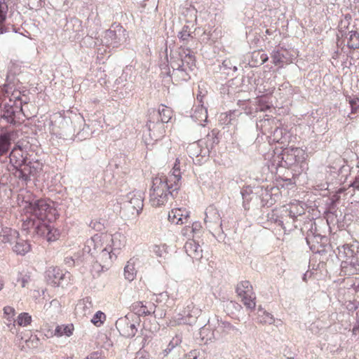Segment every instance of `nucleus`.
Returning a JSON list of instances; mask_svg holds the SVG:
<instances>
[{
	"instance_id": "20",
	"label": "nucleus",
	"mask_w": 359,
	"mask_h": 359,
	"mask_svg": "<svg viewBox=\"0 0 359 359\" xmlns=\"http://www.w3.org/2000/svg\"><path fill=\"white\" fill-rule=\"evenodd\" d=\"M11 144V135L10 133H5L0 135V157L6 154Z\"/></svg>"
},
{
	"instance_id": "34",
	"label": "nucleus",
	"mask_w": 359,
	"mask_h": 359,
	"mask_svg": "<svg viewBox=\"0 0 359 359\" xmlns=\"http://www.w3.org/2000/svg\"><path fill=\"white\" fill-rule=\"evenodd\" d=\"M258 105L261 111H266L271 108L270 102L265 97H262L259 99Z\"/></svg>"
},
{
	"instance_id": "22",
	"label": "nucleus",
	"mask_w": 359,
	"mask_h": 359,
	"mask_svg": "<svg viewBox=\"0 0 359 359\" xmlns=\"http://www.w3.org/2000/svg\"><path fill=\"white\" fill-rule=\"evenodd\" d=\"M31 163L29 162L27 164H24L23 168H19L18 170L19 172V177L22 180L27 181L29 179L31 175L34 176L36 173V170L34 167L31 166Z\"/></svg>"
},
{
	"instance_id": "40",
	"label": "nucleus",
	"mask_w": 359,
	"mask_h": 359,
	"mask_svg": "<svg viewBox=\"0 0 359 359\" xmlns=\"http://www.w3.org/2000/svg\"><path fill=\"white\" fill-rule=\"evenodd\" d=\"M189 37H190V34L188 33L187 32L182 31L179 34V38L182 41H187V40H188V39Z\"/></svg>"
},
{
	"instance_id": "26",
	"label": "nucleus",
	"mask_w": 359,
	"mask_h": 359,
	"mask_svg": "<svg viewBox=\"0 0 359 359\" xmlns=\"http://www.w3.org/2000/svg\"><path fill=\"white\" fill-rule=\"evenodd\" d=\"M158 113L161 121L163 123H168L172 116V109L170 107H168L165 105H162L161 107H160L158 109Z\"/></svg>"
},
{
	"instance_id": "3",
	"label": "nucleus",
	"mask_w": 359,
	"mask_h": 359,
	"mask_svg": "<svg viewBox=\"0 0 359 359\" xmlns=\"http://www.w3.org/2000/svg\"><path fill=\"white\" fill-rule=\"evenodd\" d=\"M236 292L240 301L244 306L253 311L256 306V296L253 291V287L248 280H242L239 282L236 287Z\"/></svg>"
},
{
	"instance_id": "42",
	"label": "nucleus",
	"mask_w": 359,
	"mask_h": 359,
	"mask_svg": "<svg viewBox=\"0 0 359 359\" xmlns=\"http://www.w3.org/2000/svg\"><path fill=\"white\" fill-rule=\"evenodd\" d=\"M3 286H4V283H3L2 280L0 279V290L3 288Z\"/></svg>"
},
{
	"instance_id": "4",
	"label": "nucleus",
	"mask_w": 359,
	"mask_h": 359,
	"mask_svg": "<svg viewBox=\"0 0 359 359\" xmlns=\"http://www.w3.org/2000/svg\"><path fill=\"white\" fill-rule=\"evenodd\" d=\"M99 241L103 243L108 245V247H111V250L121 249L125 246L126 237L121 233H116L114 235H109L107 233H103L98 237H95L94 241Z\"/></svg>"
},
{
	"instance_id": "24",
	"label": "nucleus",
	"mask_w": 359,
	"mask_h": 359,
	"mask_svg": "<svg viewBox=\"0 0 359 359\" xmlns=\"http://www.w3.org/2000/svg\"><path fill=\"white\" fill-rule=\"evenodd\" d=\"M132 310L138 316H147L151 313V311L142 302H136L132 304Z\"/></svg>"
},
{
	"instance_id": "16",
	"label": "nucleus",
	"mask_w": 359,
	"mask_h": 359,
	"mask_svg": "<svg viewBox=\"0 0 359 359\" xmlns=\"http://www.w3.org/2000/svg\"><path fill=\"white\" fill-rule=\"evenodd\" d=\"M19 233L15 230L8 227L2 229L1 233V238L2 242L4 243L13 244L15 240L18 238Z\"/></svg>"
},
{
	"instance_id": "8",
	"label": "nucleus",
	"mask_w": 359,
	"mask_h": 359,
	"mask_svg": "<svg viewBox=\"0 0 359 359\" xmlns=\"http://www.w3.org/2000/svg\"><path fill=\"white\" fill-rule=\"evenodd\" d=\"M116 327L119 333L126 338L133 337L137 331L135 323H132L127 317L120 319L116 323Z\"/></svg>"
},
{
	"instance_id": "33",
	"label": "nucleus",
	"mask_w": 359,
	"mask_h": 359,
	"mask_svg": "<svg viewBox=\"0 0 359 359\" xmlns=\"http://www.w3.org/2000/svg\"><path fill=\"white\" fill-rule=\"evenodd\" d=\"M182 337L179 334L175 335L170 341L166 350L170 351L172 348L182 343Z\"/></svg>"
},
{
	"instance_id": "7",
	"label": "nucleus",
	"mask_w": 359,
	"mask_h": 359,
	"mask_svg": "<svg viewBox=\"0 0 359 359\" xmlns=\"http://www.w3.org/2000/svg\"><path fill=\"white\" fill-rule=\"evenodd\" d=\"M282 155V159L287 165L290 166L299 162L301 158H304V151L299 147H291L285 149Z\"/></svg>"
},
{
	"instance_id": "30",
	"label": "nucleus",
	"mask_w": 359,
	"mask_h": 359,
	"mask_svg": "<svg viewBox=\"0 0 359 359\" xmlns=\"http://www.w3.org/2000/svg\"><path fill=\"white\" fill-rule=\"evenodd\" d=\"M349 104L351 105V114L348 115V117L352 119L353 118L351 115L357 113L358 110L359 109V97H354L353 99L349 100Z\"/></svg>"
},
{
	"instance_id": "43",
	"label": "nucleus",
	"mask_w": 359,
	"mask_h": 359,
	"mask_svg": "<svg viewBox=\"0 0 359 359\" xmlns=\"http://www.w3.org/2000/svg\"><path fill=\"white\" fill-rule=\"evenodd\" d=\"M186 58H189V59L191 60L192 57L191 55H189V56H187Z\"/></svg>"
},
{
	"instance_id": "31",
	"label": "nucleus",
	"mask_w": 359,
	"mask_h": 359,
	"mask_svg": "<svg viewBox=\"0 0 359 359\" xmlns=\"http://www.w3.org/2000/svg\"><path fill=\"white\" fill-rule=\"evenodd\" d=\"M4 314L5 318L9 322H11L13 320L14 316H15V311L14 308L6 306L4 308Z\"/></svg>"
},
{
	"instance_id": "2",
	"label": "nucleus",
	"mask_w": 359,
	"mask_h": 359,
	"mask_svg": "<svg viewBox=\"0 0 359 359\" xmlns=\"http://www.w3.org/2000/svg\"><path fill=\"white\" fill-rule=\"evenodd\" d=\"M173 182L165 175L156 176L152 180V185L149 191V202L151 206L159 208L165 205L169 199V195L180 189L172 187Z\"/></svg>"
},
{
	"instance_id": "35",
	"label": "nucleus",
	"mask_w": 359,
	"mask_h": 359,
	"mask_svg": "<svg viewBox=\"0 0 359 359\" xmlns=\"http://www.w3.org/2000/svg\"><path fill=\"white\" fill-rule=\"evenodd\" d=\"M260 321L265 324H272L274 322V318L271 313L264 311L263 319H261Z\"/></svg>"
},
{
	"instance_id": "41",
	"label": "nucleus",
	"mask_w": 359,
	"mask_h": 359,
	"mask_svg": "<svg viewBox=\"0 0 359 359\" xmlns=\"http://www.w3.org/2000/svg\"><path fill=\"white\" fill-rule=\"evenodd\" d=\"M352 187L356 189H359V175L355 177V180L352 183Z\"/></svg>"
},
{
	"instance_id": "17",
	"label": "nucleus",
	"mask_w": 359,
	"mask_h": 359,
	"mask_svg": "<svg viewBox=\"0 0 359 359\" xmlns=\"http://www.w3.org/2000/svg\"><path fill=\"white\" fill-rule=\"evenodd\" d=\"M15 245L13 247V251L18 255H24L31 250L30 244L25 240L18 237L14 242Z\"/></svg>"
},
{
	"instance_id": "13",
	"label": "nucleus",
	"mask_w": 359,
	"mask_h": 359,
	"mask_svg": "<svg viewBox=\"0 0 359 359\" xmlns=\"http://www.w3.org/2000/svg\"><path fill=\"white\" fill-rule=\"evenodd\" d=\"M139 259L137 257H132L124 267V277L128 281H133L137 275L136 265Z\"/></svg>"
},
{
	"instance_id": "44",
	"label": "nucleus",
	"mask_w": 359,
	"mask_h": 359,
	"mask_svg": "<svg viewBox=\"0 0 359 359\" xmlns=\"http://www.w3.org/2000/svg\"><path fill=\"white\" fill-rule=\"evenodd\" d=\"M355 328H353V332H355Z\"/></svg>"
},
{
	"instance_id": "29",
	"label": "nucleus",
	"mask_w": 359,
	"mask_h": 359,
	"mask_svg": "<svg viewBox=\"0 0 359 359\" xmlns=\"http://www.w3.org/2000/svg\"><path fill=\"white\" fill-rule=\"evenodd\" d=\"M105 320H106L105 314L103 312L98 311L93 316V318L91 319V322L95 326L100 327L101 325L103 324V323L104 322Z\"/></svg>"
},
{
	"instance_id": "37",
	"label": "nucleus",
	"mask_w": 359,
	"mask_h": 359,
	"mask_svg": "<svg viewBox=\"0 0 359 359\" xmlns=\"http://www.w3.org/2000/svg\"><path fill=\"white\" fill-rule=\"evenodd\" d=\"M194 235L198 233L202 229V225L200 222H194L190 226Z\"/></svg>"
},
{
	"instance_id": "5",
	"label": "nucleus",
	"mask_w": 359,
	"mask_h": 359,
	"mask_svg": "<svg viewBox=\"0 0 359 359\" xmlns=\"http://www.w3.org/2000/svg\"><path fill=\"white\" fill-rule=\"evenodd\" d=\"M34 231L49 242L55 241L60 236V231L48 222L37 224L36 228H34Z\"/></svg>"
},
{
	"instance_id": "18",
	"label": "nucleus",
	"mask_w": 359,
	"mask_h": 359,
	"mask_svg": "<svg viewBox=\"0 0 359 359\" xmlns=\"http://www.w3.org/2000/svg\"><path fill=\"white\" fill-rule=\"evenodd\" d=\"M74 326L73 324L60 325L55 327L54 336L61 337L62 336L70 337L73 334Z\"/></svg>"
},
{
	"instance_id": "25",
	"label": "nucleus",
	"mask_w": 359,
	"mask_h": 359,
	"mask_svg": "<svg viewBox=\"0 0 359 359\" xmlns=\"http://www.w3.org/2000/svg\"><path fill=\"white\" fill-rule=\"evenodd\" d=\"M347 46L351 49L359 48V33L357 31L349 32Z\"/></svg>"
},
{
	"instance_id": "19",
	"label": "nucleus",
	"mask_w": 359,
	"mask_h": 359,
	"mask_svg": "<svg viewBox=\"0 0 359 359\" xmlns=\"http://www.w3.org/2000/svg\"><path fill=\"white\" fill-rule=\"evenodd\" d=\"M1 118L10 124L15 125V111L14 107L9 104H5L3 109V114Z\"/></svg>"
},
{
	"instance_id": "10",
	"label": "nucleus",
	"mask_w": 359,
	"mask_h": 359,
	"mask_svg": "<svg viewBox=\"0 0 359 359\" xmlns=\"http://www.w3.org/2000/svg\"><path fill=\"white\" fill-rule=\"evenodd\" d=\"M48 280L51 281L55 286L63 287L62 281L66 278L67 273H64L58 267H50L47 271ZM69 277V273H67Z\"/></svg>"
},
{
	"instance_id": "15",
	"label": "nucleus",
	"mask_w": 359,
	"mask_h": 359,
	"mask_svg": "<svg viewBox=\"0 0 359 359\" xmlns=\"http://www.w3.org/2000/svg\"><path fill=\"white\" fill-rule=\"evenodd\" d=\"M152 252L159 259V262L165 263L170 258L168 246L165 244L154 245Z\"/></svg>"
},
{
	"instance_id": "32",
	"label": "nucleus",
	"mask_w": 359,
	"mask_h": 359,
	"mask_svg": "<svg viewBox=\"0 0 359 359\" xmlns=\"http://www.w3.org/2000/svg\"><path fill=\"white\" fill-rule=\"evenodd\" d=\"M283 57L284 55L279 50L273 51L271 54L273 63L275 65H281L283 62Z\"/></svg>"
},
{
	"instance_id": "6",
	"label": "nucleus",
	"mask_w": 359,
	"mask_h": 359,
	"mask_svg": "<svg viewBox=\"0 0 359 359\" xmlns=\"http://www.w3.org/2000/svg\"><path fill=\"white\" fill-rule=\"evenodd\" d=\"M186 161L187 158L185 156H182L181 155L177 157L175 159V162L174 163V165L172 168L171 174L170 175L169 177V182H173L172 183V187L174 189H180L181 186V165H186Z\"/></svg>"
},
{
	"instance_id": "27",
	"label": "nucleus",
	"mask_w": 359,
	"mask_h": 359,
	"mask_svg": "<svg viewBox=\"0 0 359 359\" xmlns=\"http://www.w3.org/2000/svg\"><path fill=\"white\" fill-rule=\"evenodd\" d=\"M130 203L132 205V208L137 212V214L142 210L144 206L143 199L140 195H135L130 198Z\"/></svg>"
},
{
	"instance_id": "38",
	"label": "nucleus",
	"mask_w": 359,
	"mask_h": 359,
	"mask_svg": "<svg viewBox=\"0 0 359 359\" xmlns=\"http://www.w3.org/2000/svg\"><path fill=\"white\" fill-rule=\"evenodd\" d=\"M351 266H353L357 273H359V251H357L355 257L353 261H351Z\"/></svg>"
},
{
	"instance_id": "11",
	"label": "nucleus",
	"mask_w": 359,
	"mask_h": 359,
	"mask_svg": "<svg viewBox=\"0 0 359 359\" xmlns=\"http://www.w3.org/2000/svg\"><path fill=\"white\" fill-rule=\"evenodd\" d=\"M10 162L18 170L25 163L26 156L24 155V151L21 147H15L10 154Z\"/></svg>"
},
{
	"instance_id": "9",
	"label": "nucleus",
	"mask_w": 359,
	"mask_h": 359,
	"mask_svg": "<svg viewBox=\"0 0 359 359\" xmlns=\"http://www.w3.org/2000/svg\"><path fill=\"white\" fill-rule=\"evenodd\" d=\"M190 212L186 208H176L172 209L168 213V220L176 224H182L188 221Z\"/></svg>"
},
{
	"instance_id": "39",
	"label": "nucleus",
	"mask_w": 359,
	"mask_h": 359,
	"mask_svg": "<svg viewBox=\"0 0 359 359\" xmlns=\"http://www.w3.org/2000/svg\"><path fill=\"white\" fill-rule=\"evenodd\" d=\"M198 354L196 350L189 351L187 354L184 355V359H197Z\"/></svg>"
},
{
	"instance_id": "36",
	"label": "nucleus",
	"mask_w": 359,
	"mask_h": 359,
	"mask_svg": "<svg viewBox=\"0 0 359 359\" xmlns=\"http://www.w3.org/2000/svg\"><path fill=\"white\" fill-rule=\"evenodd\" d=\"M181 233L183 236L187 238H191L194 237V235L191 231L190 226H184L181 231Z\"/></svg>"
},
{
	"instance_id": "1",
	"label": "nucleus",
	"mask_w": 359,
	"mask_h": 359,
	"mask_svg": "<svg viewBox=\"0 0 359 359\" xmlns=\"http://www.w3.org/2000/svg\"><path fill=\"white\" fill-rule=\"evenodd\" d=\"M26 219L23 220V227L25 229L36 228L37 224L51 223L57 217V212L53 202L46 199H39L29 203L25 207Z\"/></svg>"
},
{
	"instance_id": "12",
	"label": "nucleus",
	"mask_w": 359,
	"mask_h": 359,
	"mask_svg": "<svg viewBox=\"0 0 359 359\" xmlns=\"http://www.w3.org/2000/svg\"><path fill=\"white\" fill-rule=\"evenodd\" d=\"M358 248H355L353 245H345L342 247V250L339 251V257L342 259V262L344 264H351V261L355 257Z\"/></svg>"
},
{
	"instance_id": "23",
	"label": "nucleus",
	"mask_w": 359,
	"mask_h": 359,
	"mask_svg": "<svg viewBox=\"0 0 359 359\" xmlns=\"http://www.w3.org/2000/svg\"><path fill=\"white\" fill-rule=\"evenodd\" d=\"M288 211L290 217L293 219L304 214L303 205L299 201L290 203Z\"/></svg>"
},
{
	"instance_id": "21",
	"label": "nucleus",
	"mask_w": 359,
	"mask_h": 359,
	"mask_svg": "<svg viewBox=\"0 0 359 359\" xmlns=\"http://www.w3.org/2000/svg\"><path fill=\"white\" fill-rule=\"evenodd\" d=\"M269 60L268 55L262 53L261 50L254 51L252 55V59L250 62L253 67L261 65Z\"/></svg>"
},
{
	"instance_id": "28",
	"label": "nucleus",
	"mask_w": 359,
	"mask_h": 359,
	"mask_svg": "<svg viewBox=\"0 0 359 359\" xmlns=\"http://www.w3.org/2000/svg\"><path fill=\"white\" fill-rule=\"evenodd\" d=\"M32 316L26 312L21 313L17 318V323L19 326L26 327L31 324Z\"/></svg>"
},
{
	"instance_id": "14",
	"label": "nucleus",
	"mask_w": 359,
	"mask_h": 359,
	"mask_svg": "<svg viewBox=\"0 0 359 359\" xmlns=\"http://www.w3.org/2000/svg\"><path fill=\"white\" fill-rule=\"evenodd\" d=\"M111 248L106 245L98 257L100 264L102 269H109L112 264Z\"/></svg>"
}]
</instances>
